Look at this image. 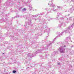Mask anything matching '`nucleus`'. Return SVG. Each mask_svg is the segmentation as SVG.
<instances>
[{
    "mask_svg": "<svg viewBox=\"0 0 74 74\" xmlns=\"http://www.w3.org/2000/svg\"><path fill=\"white\" fill-rule=\"evenodd\" d=\"M29 55H28L27 56H31L32 58V56H31V55H30V53H29Z\"/></svg>",
    "mask_w": 74,
    "mask_h": 74,
    "instance_id": "obj_10",
    "label": "nucleus"
},
{
    "mask_svg": "<svg viewBox=\"0 0 74 74\" xmlns=\"http://www.w3.org/2000/svg\"><path fill=\"white\" fill-rule=\"evenodd\" d=\"M48 48V46H46V47H45V48H44V49H48V48Z\"/></svg>",
    "mask_w": 74,
    "mask_h": 74,
    "instance_id": "obj_8",
    "label": "nucleus"
},
{
    "mask_svg": "<svg viewBox=\"0 0 74 74\" xmlns=\"http://www.w3.org/2000/svg\"><path fill=\"white\" fill-rule=\"evenodd\" d=\"M71 27H71H69L67 28L66 29V30L65 31V33H69V32H71V31H70V29Z\"/></svg>",
    "mask_w": 74,
    "mask_h": 74,
    "instance_id": "obj_3",
    "label": "nucleus"
},
{
    "mask_svg": "<svg viewBox=\"0 0 74 74\" xmlns=\"http://www.w3.org/2000/svg\"><path fill=\"white\" fill-rule=\"evenodd\" d=\"M22 17H23V18L24 17V16H22Z\"/></svg>",
    "mask_w": 74,
    "mask_h": 74,
    "instance_id": "obj_17",
    "label": "nucleus"
},
{
    "mask_svg": "<svg viewBox=\"0 0 74 74\" xmlns=\"http://www.w3.org/2000/svg\"><path fill=\"white\" fill-rule=\"evenodd\" d=\"M23 11H25V10H26V9L25 8H24L23 9Z\"/></svg>",
    "mask_w": 74,
    "mask_h": 74,
    "instance_id": "obj_12",
    "label": "nucleus"
},
{
    "mask_svg": "<svg viewBox=\"0 0 74 74\" xmlns=\"http://www.w3.org/2000/svg\"><path fill=\"white\" fill-rule=\"evenodd\" d=\"M3 54H4V53H3Z\"/></svg>",
    "mask_w": 74,
    "mask_h": 74,
    "instance_id": "obj_21",
    "label": "nucleus"
},
{
    "mask_svg": "<svg viewBox=\"0 0 74 74\" xmlns=\"http://www.w3.org/2000/svg\"><path fill=\"white\" fill-rule=\"evenodd\" d=\"M64 24L63 23V22H62L58 25V26L59 27H61L62 25L64 26Z\"/></svg>",
    "mask_w": 74,
    "mask_h": 74,
    "instance_id": "obj_4",
    "label": "nucleus"
},
{
    "mask_svg": "<svg viewBox=\"0 0 74 74\" xmlns=\"http://www.w3.org/2000/svg\"><path fill=\"white\" fill-rule=\"evenodd\" d=\"M52 44V43H50V44Z\"/></svg>",
    "mask_w": 74,
    "mask_h": 74,
    "instance_id": "obj_23",
    "label": "nucleus"
},
{
    "mask_svg": "<svg viewBox=\"0 0 74 74\" xmlns=\"http://www.w3.org/2000/svg\"><path fill=\"white\" fill-rule=\"evenodd\" d=\"M60 64V63H58V64H59H59Z\"/></svg>",
    "mask_w": 74,
    "mask_h": 74,
    "instance_id": "obj_18",
    "label": "nucleus"
},
{
    "mask_svg": "<svg viewBox=\"0 0 74 74\" xmlns=\"http://www.w3.org/2000/svg\"><path fill=\"white\" fill-rule=\"evenodd\" d=\"M57 34H58V37H60V36H61L62 34L60 33L59 32H58Z\"/></svg>",
    "mask_w": 74,
    "mask_h": 74,
    "instance_id": "obj_5",
    "label": "nucleus"
},
{
    "mask_svg": "<svg viewBox=\"0 0 74 74\" xmlns=\"http://www.w3.org/2000/svg\"><path fill=\"white\" fill-rule=\"evenodd\" d=\"M16 71H13V73H16Z\"/></svg>",
    "mask_w": 74,
    "mask_h": 74,
    "instance_id": "obj_9",
    "label": "nucleus"
},
{
    "mask_svg": "<svg viewBox=\"0 0 74 74\" xmlns=\"http://www.w3.org/2000/svg\"><path fill=\"white\" fill-rule=\"evenodd\" d=\"M58 38V36H57L55 37V38L52 41V43H53V44H55V43H54L53 42H54V40H55V39H56V38Z\"/></svg>",
    "mask_w": 74,
    "mask_h": 74,
    "instance_id": "obj_6",
    "label": "nucleus"
},
{
    "mask_svg": "<svg viewBox=\"0 0 74 74\" xmlns=\"http://www.w3.org/2000/svg\"><path fill=\"white\" fill-rule=\"evenodd\" d=\"M41 52V51H39V50H38V51H37V52Z\"/></svg>",
    "mask_w": 74,
    "mask_h": 74,
    "instance_id": "obj_13",
    "label": "nucleus"
},
{
    "mask_svg": "<svg viewBox=\"0 0 74 74\" xmlns=\"http://www.w3.org/2000/svg\"><path fill=\"white\" fill-rule=\"evenodd\" d=\"M72 1H73V2H74V0H72Z\"/></svg>",
    "mask_w": 74,
    "mask_h": 74,
    "instance_id": "obj_19",
    "label": "nucleus"
},
{
    "mask_svg": "<svg viewBox=\"0 0 74 74\" xmlns=\"http://www.w3.org/2000/svg\"><path fill=\"white\" fill-rule=\"evenodd\" d=\"M57 15H58V16H59L60 15V13H58L57 14Z\"/></svg>",
    "mask_w": 74,
    "mask_h": 74,
    "instance_id": "obj_11",
    "label": "nucleus"
},
{
    "mask_svg": "<svg viewBox=\"0 0 74 74\" xmlns=\"http://www.w3.org/2000/svg\"><path fill=\"white\" fill-rule=\"evenodd\" d=\"M32 8V6H29L30 9H31Z\"/></svg>",
    "mask_w": 74,
    "mask_h": 74,
    "instance_id": "obj_14",
    "label": "nucleus"
},
{
    "mask_svg": "<svg viewBox=\"0 0 74 74\" xmlns=\"http://www.w3.org/2000/svg\"><path fill=\"white\" fill-rule=\"evenodd\" d=\"M55 4H53L52 5H51V6H52V7H55Z\"/></svg>",
    "mask_w": 74,
    "mask_h": 74,
    "instance_id": "obj_7",
    "label": "nucleus"
},
{
    "mask_svg": "<svg viewBox=\"0 0 74 74\" xmlns=\"http://www.w3.org/2000/svg\"><path fill=\"white\" fill-rule=\"evenodd\" d=\"M65 47H66V46H64V47L62 46L60 47V50L61 53H64V48Z\"/></svg>",
    "mask_w": 74,
    "mask_h": 74,
    "instance_id": "obj_1",
    "label": "nucleus"
},
{
    "mask_svg": "<svg viewBox=\"0 0 74 74\" xmlns=\"http://www.w3.org/2000/svg\"><path fill=\"white\" fill-rule=\"evenodd\" d=\"M52 19V18H51V19Z\"/></svg>",
    "mask_w": 74,
    "mask_h": 74,
    "instance_id": "obj_24",
    "label": "nucleus"
},
{
    "mask_svg": "<svg viewBox=\"0 0 74 74\" xmlns=\"http://www.w3.org/2000/svg\"><path fill=\"white\" fill-rule=\"evenodd\" d=\"M62 33H63V32H62Z\"/></svg>",
    "mask_w": 74,
    "mask_h": 74,
    "instance_id": "obj_22",
    "label": "nucleus"
},
{
    "mask_svg": "<svg viewBox=\"0 0 74 74\" xmlns=\"http://www.w3.org/2000/svg\"><path fill=\"white\" fill-rule=\"evenodd\" d=\"M57 7H58V8H59V7L58 6H57Z\"/></svg>",
    "mask_w": 74,
    "mask_h": 74,
    "instance_id": "obj_20",
    "label": "nucleus"
},
{
    "mask_svg": "<svg viewBox=\"0 0 74 74\" xmlns=\"http://www.w3.org/2000/svg\"><path fill=\"white\" fill-rule=\"evenodd\" d=\"M56 51H54L52 53L51 55V58L53 59L55 58V55H56Z\"/></svg>",
    "mask_w": 74,
    "mask_h": 74,
    "instance_id": "obj_2",
    "label": "nucleus"
},
{
    "mask_svg": "<svg viewBox=\"0 0 74 74\" xmlns=\"http://www.w3.org/2000/svg\"><path fill=\"white\" fill-rule=\"evenodd\" d=\"M17 17L18 18V17H19V16H17Z\"/></svg>",
    "mask_w": 74,
    "mask_h": 74,
    "instance_id": "obj_16",
    "label": "nucleus"
},
{
    "mask_svg": "<svg viewBox=\"0 0 74 74\" xmlns=\"http://www.w3.org/2000/svg\"><path fill=\"white\" fill-rule=\"evenodd\" d=\"M56 19L57 20H58V18H56Z\"/></svg>",
    "mask_w": 74,
    "mask_h": 74,
    "instance_id": "obj_15",
    "label": "nucleus"
}]
</instances>
